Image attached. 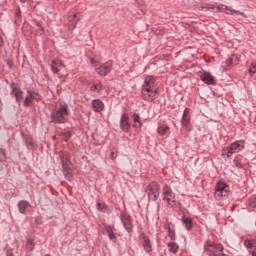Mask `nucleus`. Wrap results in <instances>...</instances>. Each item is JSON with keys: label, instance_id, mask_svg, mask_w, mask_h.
<instances>
[{"label": "nucleus", "instance_id": "1", "mask_svg": "<svg viewBox=\"0 0 256 256\" xmlns=\"http://www.w3.org/2000/svg\"><path fill=\"white\" fill-rule=\"evenodd\" d=\"M142 97L145 101H153L157 97V88L155 87V77L148 76L142 86Z\"/></svg>", "mask_w": 256, "mask_h": 256}, {"label": "nucleus", "instance_id": "2", "mask_svg": "<svg viewBox=\"0 0 256 256\" xmlns=\"http://www.w3.org/2000/svg\"><path fill=\"white\" fill-rule=\"evenodd\" d=\"M51 119L53 123H67L69 120V109L67 104L60 103L59 107L52 112Z\"/></svg>", "mask_w": 256, "mask_h": 256}, {"label": "nucleus", "instance_id": "3", "mask_svg": "<svg viewBox=\"0 0 256 256\" xmlns=\"http://www.w3.org/2000/svg\"><path fill=\"white\" fill-rule=\"evenodd\" d=\"M243 149H245V142L236 141L222 150V156L226 159H231L233 154L240 153V151H243Z\"/></svg>", "mask_w": 256, "mask_h": 256}, {"label": "nucleus", "instance_id": "4", "mask_svg": "<svg viewBox=\"0 0 256 256\" xmlns=\"http://www.w3.org/2000/svg\"><path fill=\"white\" fill-rule=\"evenodd\" d=\"M162 199L170 207H175L177 205V197L175 192L171 189V186L165 185L162 190Z\"/></svg>", "mask_w": 256, "mask_h": 256}, {"label": "nucleus", "instance_id": "5", "mask_svg": "<svg viewBox=\"0 0 256 256\" xmlns=\"http://www.w3.org/2000/svg\"><path fill=\"white\" fill-rule=\"evenodd\" d=\"M229 195V185L224 182H218L216 185V190L214 193V197L220 201L223 197H227Z\"/></svg>", "mask_w": 256, "mask_h": 256}, {"label": "nucleus", "instance_id": "6", "mask_svg": "<svg viewBox=\"0 0 256 256\" xmlns=\"http://www.w3.org/2000/svg\"><path fill=\"white\" fill-rule=\"evenodd\" d=\"M145 191L151 201H157L159 199V184L157 182H151Z\"/></svg>", "mask_w": 256, "mask_h": 256}, {"label": "nucleus", "instance_id": "7", "mask_svg": "<svg viewBox=\"0 0 256 256\" xmlns=\"http://www.w3.org/2000/svg\"><path fill=\"white\" fill-rule=\"evenodd\" d=\"M91 63L92 65H94V67H96V72L98 73V75L105 76L108 75V73H111V68L113 67V64L111 62H106L99 66L97 65V62H95V60H92Z\"/></svg>", "mask_w": 256, "mask_h": 256}, {"label": "nucleus", "instance_id": "8", "mask_svg": "<svg viewBox=\"0 0 256 256\" xmlns=\"http://www.w3.org/2000/svg\"><path fill=\"white\" fill-rule=\"evenodd\" d=\"M39 99H40L39 93L33 90H28L24 98V107H29L33 105V103H35V101H39Z\"/></svg>", "mask_w": 256, "mask_h": 256}, {"label": "nucleus", "instance_id": "9", "mask_svg": "<svg viewBox=\"0 0 256 256\" xmlns=\"http://www.w3.org/2000/svg\"><path fill=\"white\" fill-rule=\"evenodd\" d=\"M51 69L53 73H58L60 75H65V65H63V62L59 59L53 60L51 64Z\"/></svg>", "mask_w": 256, "mask_h": 256}, {"label": "nucleus", "instance_id": "10", "mask_svg": "<svg viewBox=\"0 0 256 256\" xmlns=\"http://www.w3.org/2000/svg\"><path fill=\"white\" fill-rule=\"evenodd\" d=\"M142 247L146 253H151L153 251V244L151 243V239H149V236L142 235Z\"/></svg>", "mask_w": 256, "mask_h": 256}, {"label": "nucleus", "instance_id": "11", "mask_svg": "<svg viewBox=\"0 0 256 256\" xmlns=\"http://www.w3.org/2000/svg\"><path fill=\"white\" fill-rule=\"evenodd\" d=\"M189 113H190L189 108H186L182 116V127H185V129H190L191 127V120L189 117Z\"/></svg>", "mask_w": 256, "mask_h": 256}, {"label": "nucleus", "instance_id": "12", "mask_svg": "<svg viewBox=\"0 0 256 256\" xmlns=\"http://www.w3.org/2000/svg\"><path fill=\"white\" fill-rule=\"evenodd\" d=\"M200 79L207 85H215V78L209 72H203L200 75Z\"/></svg>", "mask_w": 256, "mask_h": 256}, {"label": "nucleus", "instance_id": "13", "mask_svg": "<svg viewBox=\"0 0 256 256\" xmlns=\"http://www.w3.org/2000/svg\"><path fill=\"white\" fill-rule=\"evenodd\" d=\"M120 127L122 131H129L131 124L129 123V116H127V114L122 115L120 120Z\"/></svg>", "mask_w": 256, "mask_h": 256}, {"label": "nucleus", "instance_id": "14", "mask_svg": "<svg viewBox=\"0 0 256 256\" xmlns=\"http://www.w3.org/2000/svg\"><path fill=\"white\" fill-rule=\"evenodd\" d=\"M214 249L215 251H219L220 253H223V245L221 244H213L211 241L206 242L204 249L205 251H212L211 248Z\"/></svg>", "mask_w": 256, "mask_h": 256}, {"label": "nucleus", "instance_id": "15", "mask_svg": "<svg viewBox=\"0 0 256 256\" xmlns=\"http://www.w3.org/2000/svg\"><path fill=\"white\" fill-rule=\"evenodd\" d=\"M12 95H14L17 103H21L23 101V91L18 86H12Z\"/></svg>", "mask_w": 256, "mask_h": 256}, {"label": "nucleus", "instance_id": "16", "mask_svg": "<svg viewBox=\"0 0 256 256\" xmlns=\"http://www.w3.org/2000/svg\"><path fill=\"white\" fill-rule=\"evenodd\" d=\"M62 167L65 178L68 179V181H71V179H73V176L71 175V168H69V164L65 161V158L62 159Z\"/></svg>", "mask_w": 256, "mask_h": 256}, {"label": "nucleus", "instance_id": "17", "mask_svg": "<svg viewBox=\"0 0 256 256\" xmlns=\"http://www.w3.org/2000/svg\"><path fill=\"white\" fill-rule=\"evenodd\" d=\"M92 107L94 111H97L98 113L103 111L105 109V104L101 100H93L92 101Z\"/></svg>", "mask_w": 256, "mask_h": 256}, {"label": "nucleus", "instance_id": "18", "mask_svg": "<svg viewBox=\"0 0 256 256\" xmlns=\"http://www.w3.org/2000/svg\"><path fill=\"white\" fill-rule=\"evenodd\" d=\"M159 135H161V137H169L170 135V131H169V127L168 126H159L157 129Z\"/></svg>", "mask_w": 256, "mask_h": 256}, {"label": "nucleus", "instance_id": "19", "mask_svg": "<svg viewBox=\"0 0 256 256\" xmlns=\"http://www.w3.org/2000/svg\"><path fill=\"white\" fill-rule=\"evenodd\" d=\"M244 245L249 249V253H251V251H256V240H245Z\"/></svg>", "mask_w": 256, "mask_h": 256}, {"label": "nucleus", "instance_id": "20", "mask_svg": "<svg viewBox=\"0 0 256 256\" xmlns=\"http://www.w3.org/2000/svg\"><path fill=\"white\" fill-rule=\"evenodd\" d=\"M106 233L111 241L115 243L117 237L115 236V229L111 226L106 227Z\"/></svg>", "mask_w": 256, "mask_h": 256}, {"label": "nucleus", "instance_id": "21", "mask_svg": "<svg viewBox=\"0 0 256 256\" xmlns=\"http://www.w3.org/2000/svg\"><path fill=\"white\" fill-rule=\"evenodd\" d=\"M132 119H133V127H135L136 129H141L142 127V123H141V117H139L138 114H133L132 116Z\"/></svg>", "mask_w": 256, "mask_h": 256}, {"label": "nucleus", "instance_id": "22", "mask_svg": "<svg viewBox=\"0 0 256 256\" xmlns=\"http://www.w3.org/2000/svg\"><path fill=\"white\" fill-rule=\"evenodd\" d=\"M18 209H19L20 213H22V214L25 213L27 211V209H29V202L24 201V200L20 201L18 203Z\"/></svg>", "mask_w": 256, "mask_h": 256}, {"label": "nucleus", "instance_id": "23", "mask_svg": "<svg viewBox=\"0 0 256 256\" xmlns=\"http://www.w3.org/2000/svg\"><path fill=\"white\" fill-rule=\"evenodd\" d=\"M182 222L184 223L186 229L191 230L193 229V221L189 217H183Z\"/></svg>", "mask_w": 256, "mask_h": 256}, {"label": "nucleus", "instance_id": "24", "mask_svg": "<svg viewBox=\"0 0 256 256\" xmlns=\"http://www.w3.org/2000/svg\"><path fill=\"white\" fill-rule=\"evenodd\" d=\"M34 31L36 32V35H43L45 33V30L43 29V26L40 22L36 23V26L34 27Z\"/></svg>", "mask_w": 256, "mask_h": 256}, {"label": "nucleus", "instance_id": "25", "mask_svg": "<svg viewBox=\"0 0 256 256\" xmlns=\"http://www.w3.org/2000/svg\"><path fill=\"white\" fill-rule=\"evenodd\" d=\"M80 20H81V18L77 17V14L70 16L69 21H70V23H72L73 29H75V26L77 25V23H79Z\"/></svg>", "mask_w": 256, "mask_h": 256}, {"label": "nucleus", "instance_id": "26", "mask_svg": "<svg viewBox=\"0 0 256 256\" xmlns=\"http://www.w3.org/2000/svg\"><path fill=\"white\" fill-rule=\"evenodd\" d=\"M168 248L171 253H177V251H179V246L175 242L169 243Z\"/></svg>", "mask_w": 256, "mask_h": 256}, {"label": "nucleus", "instance_id": "27", "mask_svg": "<svg viewBox=\"0 0 256 256\" xmlns=\"http://www.w3.org/2000/svg\"><path fill=\"white\" fill-rule=\"evenodd\" d=\"M26 247L28 251H33V248L35 247V240L29 238L26 242Z\"/></svg>", "mask_w": 256, "mask_h": 256}, {"label": "nucleus", "instance_id": "28", "mask_svg": "<svg viewBox=\"0 0 256 256\" xmlns=\"http://www.w3.org/2000/svg\"><path fill=\"white\" fill-rule=\"evenodd\" d=\"M233 13H235V15H242V17H246L242 12L240 11H236V10H231L229 8H226V14L227 15H233Z\"/></svg>", "mask_w": 256, "mask_h": 256}, {"label": "nucleus", "instance_id": "29", "mask_svg": "<svg viewBox=\"0 0 256 256\" xmlns=\"http://www.w3.org/2000/svg\"><path fill=\"white\" fill-rule=\"evenodd\" d=\"M168 236L170 237V239H171L172 241H175V239H176L175 230L172 229L171 226H168Z\"/></svg>", "mask_w": 256, "mask_h": 256}, {"label": "nucleus", "instance_id": "30", "mask_svg": "<svg viewBox=\"0 0 256 256\" xmlns=\"http://www.w3.org/2000/svg\"><path fill=\"white\" fill-rule=\"evenodd\" d=\"M242 157L241 156H237L234 158V164L236 165V167H238L239 169H241V167H243V163L241 162Z\"/></svg>", "mask_w": 256, "mask_h": 256}, {"label": "nucleus", "instance_id": "31", "mask_svg": "<svg viewBox=\"0 0 256 256\" xmlns=\"http://www.w3.org/2000/svg\"><path fill=\"white\" fill-rule=\"evenodd\" d=\"M3 161H7V154L5 153V149L0 148V163Z\"/></svg>", "mask_w": 256, "mask_h": 256}, {"label": "nucleus", "instance_id": "32", "mask_svg": "<svg viewBox=\"0 0 256 256\" xmlns=\"http://www.w3.org/2000/svg\"><path fill=\"white\" fill-rule=\"evenodd\" d=\"M92 91L99 92L101 89H103V86L101 85V82H97L91 87Z\"/></svg>", "mask_w": 256, "mask_h": 256}, {"label": "nucleus", "instance_id": "33", "mask_svg": "<svg viewBox=\"0 0 256 256\" xmlns=\"http://www.w3.org/2000/svg\"><path fill=\"white\" fill-rule=\"evenodd\" d=\"M97 209H98V211H105V209H107V206L101 202H98Z\"/></svg>", "mask_w": 256, "mask_h": 256}, {"label": "nucleus", "instance_id": "34", "mask_svg": "<svg viewBox=\"0 0 256 256\" xmlns=\"http://www.w3.org/2000/svg\"><path fill=\"white\" fill-rule=\"evenodd\" d=\"M249 205L252 207V209H256V198L252 199Z\"/></svg>", "mask_w": 256, "mask_h": 256}, {"label": "nucleus", "instance_id": "35", "mask_svg": "<svg viewBox=\"0 0 256 256\" xmlns=\"http://www.w3.org/2000/svg\"><path fill=\"white\" fill-rule=\"evenodd\" d=\"M250 73L251 75H255L256 73V65L252 66V68H250Z\"/></svg>", "mask_w": 256, "mask_h": 256}, {"label": "nucleus", "instance_id": "36", "mask_svg": "<svg viewBox=\"0 0 256 256\" xmlns=\"http://www.w3.org/2000/svg\"><path fill=\"white\" fill-rule=\"evenodd\" d=\"M209 256H225V254L223 253H218V254H215V253H210Z\"/></svg>", "mask_w": 256, "mask_h": 256}, {"label": "nucleus", "instance_id": "37", "mask_svg": "<svg viewBox=\"0 0 256 256\" xmlns=\"http://www.w3.org/2000/svg\"><path fill=\"white\" fill-rule=\"evenodd\" d=\"M126 222H124L125 227H129V217L125 216Z\"/></svg>", "mask_w": 256, "mask_h": 256}, {"label": "nucleus", "instance_id": "38", "mask_svg": "<svg viewBox=\"0 0 256 256\" xmlns=\"http://www.w3.org/2000/svg\"><path fill=\"white\" fill-rule=\"evenodd\" d=\"M251 256H256V250L250 252Z\"/></svg>", "mask_w": 256, "mask_h": 256}, {"label": "nucleus", "instance_id": "39", "mask_svg": "<svg viewBox=\"0 0 256 256\" xmlns=\"http://www.w3.org/2000/svg\"><path fill=\"white\" fill-rule=\"evenodd\" d=\"M6 256H13V252H7Z\"/></svg>", "mask_w": 256, "mask_h": 256}, {"label": "nucleus", "instance_id": "40", "mask_svg": "<svg viewBox=\"0 0 256 256\" xmlns=\"http://www.w3.org/2000/svg\"><path fill=\"white\" fill-rule=\"evenodd\" d=\"M3 45V38L0 36V47Z\"/></svg>", "mask_w": 256, "mask_h": 256}, {"label": "nucleus", "instance_id": "41", "mask_svg": "<svg viewBox=\"0 0 256 256\" xmlns=\"http://www.w3.org/2000/svg\"><path fill=\"white\" fill-rule=\"evenodd\" d=\"M233 59H237V57L233 56L232 58H230V61H233Z\"/></svg>", "mask_w": 256, "mask_h": 256}, {"label": "nucleus", "instance_id": "42", "mask_svg": "<svg viewBox=\"0 0 256 256\" xmlns=\"http://www.w3.org/2000/svg\"><path fill=\"white\" fill-rule=\"evenodd\" d=\"M21 1V3H25L27 0H20Z\"/></svg>", "mask_w": 256, "mask_h": 256}, {"label": "nucleus", "instance_id": "43", "mask_svg": "<svg viewBox=\"0 0 256 256\" xmlns=\"http://www.w3.org/2000/svg\"><path fill=\"white\" fill-rule=\"evenodd\" d=\"M68 137H71V134H68Z\"/></svg>", "mask_w": 256, "mask_h": 256}]
</instances>
